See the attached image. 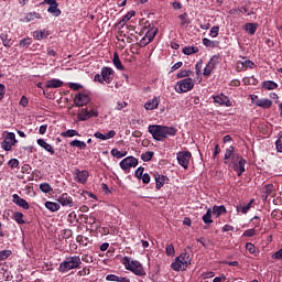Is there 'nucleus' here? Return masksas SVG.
Returning a JSON list of instances; mask_svg holds the SVG:
<instances>
[{
    "label": "nucleus",
    "instance_id": "obj_45",
    "mask_svg": "<svg viewBox=\"0 0 282 282\" xmlns=\"http://www.w3.org/2000/svg\"><path fill=\"white\" fill-rule=\"evenodd\" d=\"M111 155L113 156V158H117V160H120V159H122V158H124V153H122L120 150H118V149H112L111 150Z\"/></svg>",
    "mask_w": 282,
    "mask_h": 282
},
{
    "label": "nucleus",
    "instance_id": "obj_24",
    "mask_svg": "<svg viewBox=\"0 0 282 282\" xmlns=\"http://www.w3.org/2000/svg\"><path fill=\"white\" fill-rule=\"evenodd\" d=\"M135 17V11H129L126 15L122 17V19L119 21V25L123 28L128 23V21H131Z\"/></svg>",
    "mask_w": 282,
    "mask_h": 282
},
{
    "label": "nucleus",
    "instance_id": "obj_43",
    "mask_svg": "<svg viewBox=\"0 0 282 282\" xmlns=\"http://www.w3.org/2000/svg\"><path fill=\"white\" fill-rule=\"evenodd\" d=\"M20 47H30V45H32V39L30 37H25L20 40L19 42Z\"/></svg>",
    "mask_w": 282,
    "mask_h": 282
},
{
    "label": "nucleus",
    "instance_id": "obj_57",
    "mask_svg": "<svg viewBox=\"0 0 282 282\" xmlns=\"http://www.w3.org/2000/svg\"><path fill=\"white\" fill-rule=\"evenodd\" d=\"M203 45H205V47H215V42H213L212 40H208L207 37H204Z\"/></svg>",
    "mask_w": 282,
    "mask_h": 282
},
{
    "label": "nucleus",
    "instance_id": "obj_14",
    "mask_svg": "<svg viewBox=\"0 0 282 282\" xmlns=\"http://www.w3.org/2000/svg\"><path fill=\"white\" fill-rule=\"evenodd\" d=\"M213 98L216 105H220L221 107H232V101H230V98L224 94L216 95Z\"/></svg>",
    "mask_w": 282,
    "mask_h": 282
},
{
    "label": "nucleus",
    "instance_id": "obj_21",
    "mask_svg": "<svg viewBox=\"0 0 282 282\" xmlns=\"http://www.w3.org/2000/svg\"><path fill=\"white\" fill-rule=\"evenodd\" d=\"M63 85V80L53 78L46 82V89H58Z\"/></svg>",
    "mask_w": 282,
    "mask_h": 282
},
{
    "label": "nucleus",
    "instance_id": "obj_1",
    "mask_svg": "<svg viewBox=\"0 0 282 282\" xmlns=\"http://www.w3.org/2000/svg\"><path fill=\"white\" fill-rule=\"evenodd\" d=\"M148 131L150 134H152L153 140H156V142H162V140H166V138H171L177 133V129L174 127L158 124L149 126Z\"/></svg>",
    "mask_w": 282,
    "mask_h": 282
},
{
    "label": "nucleus",
    "instance_id": "obj_12",
    "mask_svg": "<svg viewBox=\"0 0 282 282\" xmlns=\"http://www.w3.org/2000/svg\"><path fill=\"white\" fill-rule=\"evenodd\" d=\"M46 6H50L47 9V13L53 17H61V9H58V2L56 0H44Z\"/></svg>",
    "mask_w": 282,
    "mask_h": 282
},
{
    "label": "nucleus",
    "instance_id": "obj_11",
    "mask_svg": "<svg viewBox=\"0 0 282 282\" xmlns=\"http://www.w3.org/2000/svg\"><path fill=\"white\" fill-rule=\"evenodd\" d=\"M138 166V159L135 156H127L120 162L122 171H129V169H135Z\"/></svg>",
    "mask_w": 282,
    "mask_h": 282
},
{
    "label": "nucleus",
    "instance_id": "obj_22",
    "mask_svg": "<svg viewBox=\"0 0 282 282\" xmlns=\"http://www.w3.org/2000/svg\"><path fill=\"white\" fill-rule=\"evenodd\" d=\"M37 144H39V147L44 149V151H47V153H51V155H54L55 151H54V147H52V144L45 142V140H43V139H39Z\"/></svg>",
    "mask_w": 282,
    "mask_h": 282
},
{
    "label": "nucleus",
    "instance_id": "obj_18",
    "mask_svg": "<svg viewBox=\"0 0 282 282\" xmlns=\"http://www.w3.org/2000/svg\"><path fill=\"white\" fill-rule=\"evenodd\" d=\"M158 107H160V97H153V99L148 100L144 105L147 111H153V109H158Z\"/></svg>",
    "mask_w": 282,
    "mask_h": 282
},
{
    "label": "nucleus",
    "instance_id": "obj_63",
    "mask_svg": "<svg viewBox=\"0 0 282 282\" xmlns=\"http://www.w3.org/2000/svg\"><path fill=\"white\" fill-rule=\"evenodd\" d=\"M143 184H149L151 182V176L149 174H143V177H141Z\"/></svg>",
    "mask_w": 282,
    "mask_h": 282
},
{
    "label": "nucleus",
    "instance_id": "obj_35",
    "mask_svg": "<svg viewBox=\"0 0 282 282\" xmlns=\"http://www.w3.org/2000/svg\"><path fill=\"white\" fill-rule=\"evenodd\" d=\"M78 120L82 122H85V120H89V115L87 108H84L80 110V112L77 115Z\"/></svg>",
    "mask_w": 282,
    "mask_h": 282
},
{
    "label": "nucleus",
    "instance_id": "obj_3",
    "mask_svg": "<svg viewBox=\"0 0 282 282\" xmlns=\"http://www.w3.org/2000/svg\"><path fill=\"white\" fill-rule=\"evenodd\" d=\"M226 166H229V169H232V171H236L238 173V177H241L243 173H246V159H243L239 153L231 156L229 160L224 161Z\"/></svg>",
    "mask_w": 282,
    "mask_h": 282
},
{
    "label": "nucleus",
    "instance_id": "obj_25",
    "mask_svg": "<svg viewBox=\"0 0 282 282\" xmlns=\"http://www.w3.org/2000/svg\"><path fill=\"white\" fill-rule=\"evenodd\" d=\"M25 216L23 215V213L21 212H14L12 219H14V221L17 224H19V226H23V224H25V219H23Z\"/></svg>",
    "mask_w": 282,
    "mask_h": 282
},
{
    "label": "nucleus",
    "instance_id": "obj_41",
    "mask_svg": "<svg viewBox=\"0 0 282 282\" xmlns=\"http://www.w3.org/2000/svg\"><path fill=\"white\" fill-rule=\"evenodd\" d=\"M70 147H77V149H87V143L80 140H74L70 142Z\"/></svg>",
    "mask_w": 282,
    "mask_h": 282
},
{
    "label": "nucleus",
    "instance_id": "obj_17",
    "mask_svg": "<svg viewBox=\"0 0 282 282\" xmlns=\"http://www.w3.org/2000/svg\"><path fill=\"white\" fill-rule=\"evenodd\" d=\"M12 202L17 206H20V208H23L24 210H30V203H28V200H25L24 198H21L19 194L12 195Z\"/></svg>",
    "mask_w": 282,
    "mask_h": 282
},
{
    "label": "nucleus",
    "instance_id": "obj_46",
    "mask_svg": "<svg viewBox=\"0 0 282 282\" xmlns=\"http://www.w3.org/2000/svg\"><path fill=\"white\" fill-rule=\"evenodd\" d=\"M11 254H12L11 250L0 251V261H6V259H8V257H10Z\"/></svg>",
    "mask_w": 282,
    "mask_h": 282
},
{
    "label": "nucleus",
    "instance_id": "obj_31",
    "mask_svg": "<svg viewBox=\"0 0 282 282\" xmlns=\"http://www.w3.org/2000/svg\"><path fill=\"white\" fill-rule=\"evenodd\" d=\"M203 221L207 226H210V224H213V209H207L206 214L203 216Z\"/></svg>",
    "mask_w": 282,
    "mask_h": 282
},
{
    "label": "nucleus",
    "instance_id": "obj_20",
    "mask_svg": "<svg viewBox=\"0 0 282 282\" xmlns=\"http://www.w3.org/2000/svg\"><path fill=\"white\" fill-rule=\"evenodd\" d=\"M154 180H155V188L158 191H160V188H162V186H164L166 184V182L169 181V177L164 176V175H161L159 173H155L154 174Z\"/></svg>",
    "mask_w": 282,
    "mask_h": 282
},
{
    "label": "nucleus",
    "instance_id": "obj_33",
    "mask_svg": "<svg viewBox=\"0 0 282 282\" xmlns=\"http://www.w3.org/2000/svg\"><path fill=\"white\" fill-rule=\"evenodd\" d=\"M234 155H237V153H235V147L230 145L225 152V162H228Z\"/></svg>",
    "mask_w": 282,
    "mask_h": 282
},
{
    "label": "nucleus",
    "instance_id": "obj_7",
    "mask_svg": "<svg viewBox=\"0 0 282 282\" xmlns=\"http://www.w3.org/2000/svg\"><path fill=\"white\" fill-rule=\"evenodd\" d=\"M113 74L115 72L111 67L105 66L101 68V74L95 75L94 82L99 83L100 85H105V83L109 85V83L113 80Z\"/></svg>",
    "mask_w": 282,
    "mask_h": 282
},
{
    "label": "nucleus",
    "instance_id": "obj_50",
    "mask_svg": "<svg viewBox=\"0 0 282 282\" xmlns=\"http://www.w3.org/2000/svg\"><path fill=\"white\" fill-rule=\"evenodd\" d=\"M209 36H212V39H217V36H219V26H213Z\"/></svg>",
    "mask_w": 282,
    "mask_h": 282
},
{
    "label": "nucleus",
    "instance_id": "obj_47",
    "mask_svg": "<svg viewBox=\"0 0 282 282\" xmlns=\"http://www.w3.org/2000/svg\"><path fill=\"white\" fill-rule=\"evenodd\" d=\"M165 252L167 257H174L175 256V247L173 245H167L165 248Z\"/></svg>",
    "mask_w": 282,
    "mask_h": 282
},
{
    "label": "nucleus",
    "instance_id": "obj_34",
    "mask_svg": "<svg viewBox=\"0 0 282 282\" xmlns=\"http://www.w3.org/2000/svg\"><path fill=\"white\" fill-rule=\"evenodd\" d=\"M178 19L181 21V28H186L188 23H191V20H188L187 13L180 14Z\"/></svg>",
    "mask_w": 282,
    "mask_h": 282
},
{
    "label": "nucleus",
    "instance_id": "obj_4",
    "mask_svg": "<svg viewBox=\"0 0 282 282\" xmlns=\"http://www.w3.org/2000/svg\"><path fill=\"white\" fill-rule=\"evenodd\" d=\"M126 270L135 274V276H147V271H144V267L138 260H132L129 257H124L122 261Z\"/></svg>",
    "mask_w": 282,
    "mask_h": 282
},
{
    "label": "nucleus",
    "instance_id": "obj_42",
    "mask_svg": "<svg viewBox=\"0 0 282 282\" xmlns=\"http://www.w3.org/2000/svg\"><path fill=\"white\" fill-rule=\"evenodd\" d=\"M153 155H154L153 152L148 151V152L141 154V160H142L143 162H151V160H153Z\"/></svg>",
    "mask_w": 282,
    "mask_h": 282
},
{
    "label": "nucleus",
    "instance_id": "obj_58",
    "mask_svg": "<svg viewBox=\"0 0 282 282\" xmlns=\"http://www.w3.org/2000/svg\"><path fill=\"white\" fill-rule=\"evenodd\" d=\"M135 177H138V180H142L143 175H144V167H139L135 172H134Z\"/></svg>",
    "mask_w": 282,
    "mask_h": 282
},
{
    "label": "nucleus",
    "instance_id": "obj_27",
    "mask_svg": "<svg viewBox=\"0 0 282 282\" xmlns=\"http://www.w3.org/2000/svg\"><path fill=\"white\" fill-rule=\"evenodd\" d=\"M252 204H254V199H251L247 205H239L237 207V213H242V215H246L250 208H252Z\"/></svg>",
    "mask_w": 282,
    "mask_h": 282
},
{
    "label": "nucleus",
    "instance_id": "obj_49",
    "mask_svg": "<svg viewBox=\"0 0 282 282\" xmlns=\"http://www.w3.org/2000/svg\"><path fill=\"white\" fill-rule=\"evenodd\" d=\"M40 191H42V193H50L52 191V186L47 183H42L40 184Z\"/></svg>",
    "mask_w": 282,
    "mask_h": 282
},
{
    "label": "nucleus",
    "instance_id": "obj_28",
    "mask_svg": "<svg viewBox=\"0 0 282 282\" xmlns=\"http://www.w3.org/2000/svg\"><path fill=\"white\" fill-rule=\"evenodd\" d=\"M257 28H259V24H257V23H247V24H245V31L248 32V34H251V35L257 34Z\"/></svg>",
    "mask_w": 282,
    "mask_h": 282
},
{
    "label": "nucleus",
    "instance_id": "obj_5",
    "mask_svg": "<svg viewBox=\"0 0 282 282\" xmlns=\"http://www.w3.org/2000/svg\"><path fill=\"white\" fill-rule=\"evenodd\" d=\"M188 265H191V253L183 252L175 258V261L172 262L171 268L174 270V272H184Z\"/></svg>",
    "mask_w": 282,
    "mask_h": 282
},
{
    "label": "nucleus",
    "instance_id": "obj_38",
    "mask_svg": "<svg viewBox=\"0 0 282 282\" xmlns=\"http://www.w3.org/2000/svg\"><path fill=\"white\" fill-rule=\"evenodd\" d=\"M61 135L62 138H74L75 135H80V134L78 133V131L70 129L65 132H62Z\"/></svg>",
    "mask_w": 282,
    "mask_h": 282
},
{
    "label": "nucleus",
    "instance_id": "obj_54",
    "mask_svg": "<svg viewBox=\"0 0 282 282\" xmlns=\"http://www.w3.org/2000/svg\"><path fill=\"white\" fill-rule=\"evenodd\" d=\"M8 166H10V169H19V161L17 159H11L8 162Z\"/></svg>",
    "mask_w": 282,
    "mask_h": 282
},
{
    "label": "nucleus",
    "instance_id": "obj_32",
    "mask_svg": "<svg viewBox=\"0 0 282 282\" xmlns=\"http://www.w3.org/2000/svg\"><path fill=\"white\" fill-rule=\"evenodd\" d=\"M272 191H274V185H272V184L265 185L263 187V189H262V193H263L262 197H263V199H265L269 195H272Z\"/></svg>",
    "mask_w": 282,
    "mask_h": 282
},
{
    "label": "nucleus",
    "instance_id": "obj_44",
    "mask_svg": "<svg viewBox=\"0 0 282 282\" xmlns=\"http://www.w3.org/2000/svg\"><path fill=\"white\" fill-rule=\"evenodd\" d=\"M34 39H36V41H43V39H45V31H35L33 33Z\"/></svg>",
    "mask_w": 282,
    "mask_h": 282
},
{
    "label": "nucleus",
    "instance_id": "obj_6",
    "mask_svg": "<svg viewBox=\"0 0 282 282\" xmlns=\"http://www.w3.org/2000/svg\"><path fill=\"white\" fill-rule=\"evenodd\" d=\"M82 263L79 256L66 257V259L61 262L58 270L61 272H69V270L80 268Z\"/></svg>",
    "mask_w": 282,
    "mask_h": 282
},
{
    "label": "nucleus",
    "instance_id": "obj_40",
    "mask_svg": "<svg viewBox=\"0 0 282 282\" xmlns=\"http://www.w3.org/2000/svg\"><path fill=\"white\" fill-rule=\"evenodd\" d=\"M34 19H41V14L37 12H30L25 15L26 23H30V21H34Z\"/></svg>",
    "mask_w": 282,
    "mask_h": 282
},
{
    "label": "nucleus",
    "instance_id": "obj_52",
    "mask_svg": "<svg viewBox=\"0 0 282 282\" xmlns=\"http://www.w3.org/2000/svg\"><path fill=\"white\" fill-rule=\"evenodd\" d=\"M156 31H148L145 37L148 39V43H151L153 39H155Z\"/></svg>",
    "mask_w": 282,
    "mask_h": 282
},
{
    "label": "nucleus",
    "instance_id": "obj_37",
    "mask_svg": "<svg viewBox=\"0 0 282 282\" xmlns=\"http://www.w3.org/2000/svg\"><path fill=\"white\" fill-rule=\"evenodd\" d=\"M112 63L117 69H124V66H122V62L120 61V57L118 56V53L113 54Z\"/></svg>",
    "mask_w": 282,
    "mask_h": 282
},
{
    "label": "nucleus",
    "instance_id": "obj_64",
    "mask_svg": "<svg viewBox=\"0 0 282 282\" xmlns=\"http://www.w3.org/2000/svg\"><path fill=\"white\" fill-rule=\"evenodd\" d=\"M272 259H282V249L273 253Z\"/></svg>",
    "mask_w": 282,
    "mask_h": 282
},
{
    "label": "nucleus",
    "instance_id": "obj_53",
    "mask_svg": "<svg viewBox=\"0 0 282 282\" xmlns=\"http://www.w3.org/2000/svg\"><path fill=\"white\" fill-rule=\"evenodd\" d=\"M246 250H248L250 254H254V252H257V247H254V245H252L251 242H248L246 245Z\"/></svg>",
    "mask_w": 282,
    "mask_h": 282
},
{
    "label": "nucleus",
    "instance_id": "obj_36",
    "mask_svg": "<svg viewBox=\"0 0 282 282\" xmlns=\"http://www.w3.org/2000/svg\"><path fill=\"white\" fill-rule=\"evenodd\" d=\"M197 52H199L197 46H187L183 48V54H186L187 56H191V54H197Z\"/></svg>",
    "mask_w": 282,
    "mask_h": 282
},
{
    "label": "nucleus",
    "instance_id": "obj_13",
    "mask_svg": "<svg viewBox=\"0 0 282 282\" xmlns=\"http://www.w3.org/2000/svg\"><path fill=\"white\" fill-rule=\"evenodd\" d=\"M217 64H219V56L214 55L208 64L206 65V67L204 68V76H210V74L213 73V69H215V67H217Z\"/></svg>",
    "mask_w": 282,
    "mask_h": 282
},
{
    "label": "nucleus",
    "instance_id": "obj_26",
    "mask_svg": "<svg viewBox=\"0 0 282 282\" xmlns=\"http://www.w3.org/2000/svg\"><path fill=\"white\" fill-rule=\"evenodd\" d=\"M45 208H47V210H50L51 213H56V212L61 210V205L58 203L48 200L45 203Z\"/></svg>",
    "mask_w": 282,
    "mask_h": 282
},
{
    "label": "nucleus",
    "instance_id": "obj_19",
    "mask_svg": "<svg viewBox=\"0 0 282 282\" xmlns=\"http://www.w3.org/2000/svg\"><path fill=\"white\" fill-rule=\"evenodd\" d=\"M57 202L63 206H74V200L72 199V196H69L67 193H64L61 196H58Z\"/></svg>",
    "mask_w": 282,
    "mask_h": 282
},
{
    "label": "nucleus",
    "instance_id": "obj_55",
    "mask_svg": "<svg viewBox=\"0 0 282 282\" xmlns=\"http://www.w3.org/2000/svg\"><path fill=\"white\" fill-rule=\"evenodd\" d=\"M257 235V229L252 228V229H247L243 232V237H254Z\"/></svg>",
    "mask_w": 282,
    "mask_h": 282
},
{
    "label": "nucleus",
    "instance_id": "obj_62",
    "mask_svg": "<svg viewBox=\"0 0 282 282\" xmlns=\"http://www.w3.org/2000/svg\"><path fill=\"white\" fill-rule=\"evenodd\" d=\"M106 140H111V138H116V131L110 130L108 133L105 134Z\"/></svg>",
    "mask_w": 282,
    "mask_h": 282
},
{
    "label": "nucleus",
    "instance_id": "obj_48",
    "mask_svg": "<svg viewBox=\"0 0 282 282\" xmlns=\"http://www.w3.org/2000/svg\"><path fill=\"white\" fill-rule=\"evenodd\" d=\"M241 66L245 67V69H252V67H254V62L250 61V59H246L243 62H241Z\"/></svg>",
    "mask_w": 282,
    "mask_h": 282
},
{
    "label": "nucleus",
    "instance_id": "obj_29",
    "mask_svg": "<svg viewBox=\"0 0 282 282\" xmlns=\"http://www.w3.org/2000/svg\"><path fill=\"white\" fill-rule=\"evenodd\" d=\"M263 89H268L269 91H272L273 89H276L279 87V84L274 83L273 80H267L262 82Z\"/></svg>",
    "mask_w": 282,
    "mask_h": 282
},
{
    "label": "nucleus",
    "instance_id": "obj_9",
    "mask_svg": "<svg viewBox=\"0 0 282 282\" xmlns=\"http://www.w3.org/2000/svg\"><path fill=\"white\" fill-rule=\"evenodd\" d=\"M191 158H193V154L188 151H181L176 154L177 163L185 169V171L188 169V164H191Z\"/></svg>",
    "mask_w": 282,
    "mask_h": 282
},
{
    "label": "nucleus",
    "instance_id": "obj_15",
    "mask_svg": "<svg viewBox=\"0 0 282 282\" xmlns=\"http://www.w3.org/2000/svg\"><path fill=\"white\" fill-rule=\"evenodd\" d=\"M75 107H85V105H89V95L84 93H78L74 98Z\"/></svg>",
    "mask_w": 282,
    "mask_h": 282
},
{
    "label": "nucleus",
    "instance_id": "obj_30",
    "mask_svg": "<svg viewBox=\"0 0 282 282\" xmlns=\"http://www.w3.org/2000/svg\"><path fill=\"white\" fill-rule=\"evenodd\" d=\"M212 213L216 217H221V215L226 214V207L224 205L214 206Z\"/></svg>",
    "mask_w": 282,
    "mask_h": 282
},
{
    "label": "nucleus",
    "instance_id": "obj_59",
    "mask_svg": "<svg viewBox=\"0 0 282 282\" xmlns=\"http://www.w3.org/2000/svg\"><path fill=\"white\" fill-rule=\"evenodd\" d=\"M83 86L80 84L77 83H70L69 84V89H74V91H78V89H82Z\"/></svg>",
    "mask_w": 282,
    "mask_h": 282
},
{
    "label": "nucleus",
    "instance_id": "obj_16",
    "mask_svg": "<svg viewBox=\"0 0 282 282\" xmlns=\"http://www.w3.org/2000/svg\"><path fill=\"white\" fill-rule=\"evenodd\" d=\"M74 176L78 184H87V180H89V172L87 170H75Z\"/></svg>",
    "mask_w": 282,
    "mask_h": 282
},
{
    "label": "nucleus",
    "instance_id": "obj_8",
    "mask_svg": "<svg viewBox=\"0 0 282 282\" xmlns=\"http://www.w3.org/2000/svg\"><path fill=\"white\" fill-rule=\"evenodd\" d=\"M193 87H195V83L193 82V78H185L177 82L175 91L177 94H186V91H191Z\"/></svg>",
    "mask_w": 282,
    "mask_h": 282
},
{
    "label": "nucleus",
    "instance_id": "obj_56",
    "mask_svg": "<svg viewBox=\"0 0 282 282\" xmlns=\"http://www.w3.org/2000/svg\"><path fill=\"white\" fill-rule=\"evenodd\" d=\"M126 107H128L127 101H118L117 106H116V110L117 111H122V109H126Z\"/></svg>",
    "mask_w": 282,
    "mask_h": 282
},
{
    "label": "nucleus",
    "instance_id": "obj_61",
    "mask_svg": "<svg viewBox=\"0 0 282 282\" xmlns=\"http://www.w3.org/2000/svg\"><path fill=\"white\" fill-rule=\"evenodd\" d=\"M118 279H119V276L116 275V274H108V275L106 276V281H115V282H118Z\"/></svg>",
    "mask_w": 282,
    "mask_h": 282
},
{
    "label": "nucleus",
    "instance_id": "obj_39",
    "mask_svg": "<svg viewBox=\"0 0 282 282\" xmlns=\"http://www.w3.org/2000/svg\"><path fill=\"white\" fill-rule=\"evenodd\" d=\"M0 39L2 41V45H4V47H10V45H12L11 40L8 37L7 33H1L0 34Z\"/></svg>",
    "mask_w": 282,
    "mask_h": 282
},
{
    "label": "nucleus",
    "instance_id": "obj_23",
    "mask_svg": "<svg viewBox=\"0 0 282 282\" xmlns=\"http://www.w3.org/2000/svg\"><path fill=\"white\" fill-rule=\"evenodd\" d=\"M254 105H257V107H261L262 109H270V107H272V100H270V99H257L254 101Z\"/></svg>",
    "mask_w": 282,
    "mask_h": 282
},
{
    "label": "nucleus",
    "instance_id": "obj_60",
    "mask_svg": "<svg viewBox=\"0 0 282 282\" xmlns=\"http://www.w3.org/2000/svg\"><path fill=\"white\" fill-rule=\"evenodd\" d=\"M89 118H98V110L97 109L88 110V119Z\"/></svg>",
    "mask_w": 282,
    "mask_h": 282
},
{
    "label": "nucleus",
    "instance_id": "obj_2",
    "mask_svg": "<svg viewBox=\"0 0 282 282\" xmlns=\"http://www.w3.org/2000/svg\"><path fill=\"white\" fill-rule=\"evenodd\" d=\"M226 166H229V169H232V171H236L238 173V177H241L243 173H246V159H243L239 153L231 156L229 160L224 161Z\"/></svg>",
    "mask_w": 282,
    "mask_h": 282
},
{
    "label": "nucleus",
    "instance_id": "obj_10",
    "mask_svg": "<svg viewBox=\"0 0 282 282\" xmlns=\"http://www.w3.org/2000/svg\"><path fill=\"white\" fill-rule=\"evenodd\" d=\"M14 144H17V134L13 132H8L1 144L2 149L4 151H12V147H14Z\"/></svg>",
    "mask_w": 282,
    "mask_h": 282
},
{
    "label": "nucleus",
    "instance_id": "obj_51",
    "mask_svg": "<svg viewBox=\"0 0 282 282\" xmlns=\"http://www.w3.org/2000/svg\"><path fill=\"white\" fill-rule=\"evenodd\" d=\"M275 149L278 153H282V134L275 141Z\"/></svg>",
    "mask_w": 282,
    "mask_h": 282
}]
</instances>
